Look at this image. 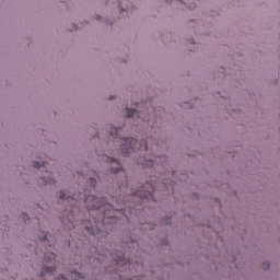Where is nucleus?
I'll list each match as a JSON object with an SVG mask.
<instances>
[{"instance_id":"f257e3e1","label":"nucleus","mask_w":280,"mask_h":280,"mask_svg":"<svg viewBox=\"0 0 280 280\" xmlns=\"http://www.w3.org/2000/svg\"><path fill=\"white\" fill-rule=\"evenodd\" d=\"M120 150L124 156H129L132 152H137V150L145 152L148 151V142L140 144L135 138H125L122 139Z\"/></svg>"},{"instance_id":"f03ea898","label":"nucleus","mask_w":280,"mask_h":280,"mask_svg":"<svg viewBox=\"0 0 280 280\" xmlns=\"http://www.w3.org/2000/svg\"><path fill=\"white\" fill-rule=\"evenodd\" d=\"M102 199L100 197H94V196H88L84 199L85 207L90 209L91 211H95L97 209H102V203H100Z\"/></svg>"},{"instance_id":"7ed1b4c3","label":"nucleus","mask_w":280,"mask_h":280,"mask_svg":"<svg viewBox=\"0 0 280 280\" xmlns=\"http://www.w3.org/2000/svg\"><path fill=\"white\" fill-rule=\"evenodd\" d=\"M135 196H138L139 198L143 199L147 198L148 200H150V198L152 200H154V188H151L149 191L147 192H141V190H137L136 192H133Z\"/></svg>"},{"instance_id":"20e7f679","label":"nucleus","mask_w":280,"mask_h":280,"mask_svg":"<svg viewBox=\"0 0 280 280\" xmlns=\"http://www.w3.org/2000/svg\"><path fill=\"white\" fill-rule=\"evenodd\" d=\"M110 165H112V171L114 172V174H117V172H121V163H119V161L115 158H110Z\"/></svg>"},{"instance_id":"39448f33","label":"nucleus","mask_w":280,"mask_h":280,"mask_svg":"<svg viewBox=\"0 0 280 280\" xmlns=\"http://www.w3.org/2000/svg\"><path fill=\"white\" fill-rule=\"evenodd\" d=\"M126 113H127V117L129 118H133V117H140L142 113H139L137 109H132V108H126Z\"/></svg>"},{"instance_id":"423d86ee","label":"nucleus","mask_w":280,"mask_h":280,"mask_svg":"<svg viewBox=\"0 0 280 280\" xmlns=\"http://www.w3.org/2000/svg\"><path fill=\"white\" fill-rule=\"evenodd\" d=\"M109 135L115 137V139H119V136L121 135V128H112Z\"/></svg>"},{"instance_id":"0eeeda50","label":"nucleus","mask_w":280,"mask_h":280,"mask_svg":"<svg viewBox=\"0 0 280 280\" xmlns=\"http://www.w3.org/2000/svg\"><path fill=\"white\" fill-rule=\"evenodd\" d=\"M44 259H45L46 264H49L51 261H56V254H54V253L46 254L44 256Z\"/></svg>"},{"instance_id":"6e6552de","label":"nucleus","mask_w":280,"mask_h":280,"mask_svg":"<svg viewBox=\"0 0 280 280\" xmlns=\"http://www.w3.org/2000/svg\"><path fill=\"white\" fill-rule=\"evenodd\" d=\"M113 259L116 264H118L119 266L124 265V254H120L118 256L113 255Z\"/></svg>"},{"instance_id":"1a4fd4ad","label":"nucleus","mask_w":280,"mask_h":280,"mask_svg":"<svg viewBox=\"0 0 280 280\" xmlns=\"http://www.w3.org/2000/svg\"><path fill=\"white\" fill-rule=\"evenodd\" d=\"M73 280H86L82 273L79 272H72Z\"/></svg>"},{"instance_id":"9d476101","label":"nucleus","mask_w":280,"mask_h":280,"mask_svg":"<svg viewBox=\"0 0 280 280\" xmlns=\"http://www.w3.org/2000/svg\"><path fill=\"white\" fill-rule=\"evenodd\" d=\"M55 270H56V268H54V267H46V268H44V272L46 275H52Z\"/></svg>"},{"instance_id":"9b49d317","label":"nucleus","mask_w":280,"mask_h":280,"mask_svg":"<svg viewBox=\"0 0 280 280\" xmlns=\"http://www.w3.org/2000/svg\"><path fill=\"white\" fill-rule=\"evenodd\" d=\"M59 197H60L61 200H65V198H67V194H65V191H61L59 194Z\"/></svg>"},{"instance_id":"f8f14e48","label":"nucleus","mask_w":280,"mask_h":280,"mask_svg":"<svg viewBox=\"0 0 280 280\" xmlns=\"http://www.w3.org/2000/svg\"><path fill=\"white\" fill-rule=\"evenodd\" d=\"M33 167H35L36 170H39V167H42V165L38 162H34Z\"/></svg>"},{"instance_id":"ddd939ff","label":"nucleus","mask_w":280,"mask_h":280,"mask_svg":"<svg viewBox=\"0 0 280 280\" xmlns=\"http://www.w3.org/2000/svg\"><path fill=\"white\" fill-rule=\"evenodd\" d=\"M90 183H91L92 187H95V178L91 177Z\"/></svg>"},{"instance_id":"4468645a","label":"nucleus","mask_w":280,"mask_h":280,"mask_svg":"<svg viewBox=\"0 0 280 280\" xmlns=\"http://www.w3.org/2000/svg\"><path fill=\"white\" fill-rule=\"evenodd\" d=\"M56 280H67V278L65 276H59Z\"/></svg>"},{"instance_id":"2eb2a0df","label":"nucleus","mask_w":280,"mask_h":280,"mask_svg":"<svg viewBox=\"0 0 280 280\" xmlns=\"http://www.w3.org/2000/svg\"><path fill=\"white\" fill-rule=\"evenodd\" d=\"M91 229H93L92 225H90V226H86V225H85V230H86V231H91Z\"/></svg>"},{"instance_id":"dca6fc26","label":"nucleus","mask_w":280,"mask_h":280,"mask_svg":"<svg viewBox=\"0 0 280 280\" xmlns=\"http://www.w3.org/2000/svg\"><path fill=\"white\" fill-rule=\"evenodd\" d=\"M154 161L155 163H161V158H156Z\"/></svg>"},{"instance_id":"f3484780","label":"nucleus","mask_w":280,"mask_h":280,"mask_svg":"<svg viewBox=\"0 0 280 280\" xmlns=\"http://www.w3.org/2000/svg\"><path fill=\"white\" fill-rule=\"evenodd\" d=\"M68 200H75V197L74 196L68 197Z\"/></svg>"},{"instance_id":"a211bd4d","label":"nucleus","mask_w":280,"mask_h":280,"mask_svg":"<svg viewBox=\"0 0 280 280\" xmlns=\"http://www.w3.org/2000/svg\"><path fill=\"white\" fill-rule=\"evenodd\" d=\"M153 163H154V161H151V167H154V164H153Z\"/></svg>"},{"instance_id":"6ab92c4d","label":"nucleus","mask_w":280,"mask_h":280,"mask_svg":"<svg viewBox=\"0 0 280 280\" xmlns=\"http://www.w3.org/2000/svg\"><path fill=\"white\" fill-rule=\"evenodd\" d=\"M180 2L184 3V5H185V0H180Z\"/></svg>"},{"instance_id":"aec40b11","label":"nucleus","mask_w":280,"mask_h":280,"mask_svg":"<svg viewBox=\"0 0 280 280\" xmlns=\"http://www.w3.org/2000/svg\"><path fill=\"white\" fill-rule=\"evenodd\" d=\"M189 8V10H191V9H194L195 7H188Z\"/></svg>"},{"instance_id":"412c9836","label":"nucleus","mask_w":280,"mask_h":280,"mask_svg":"<svg viewBox=\"0 0 280 280\" xmlns=\"http://www.w3.org/2000/svg\"><path fill=\"white\" fill-rule=\"evenodd\" d=\"M100 19H101L100 16L96 18V20H98V21H100Z\"/></svg>"},{"instance_id":"4be33fe9","label":"nucleus","mask_w":280,"mask_h":280,"mask_svg":"<svg viewBox=\"0 0 280 280\" xmlns=\"http://www.w3.org/2000/svg\"><path fill=\"white\" fill-rule=\"evenodd\" d=\"M44 240H47V236H45Z\"/></svg>"}]
</instances>
